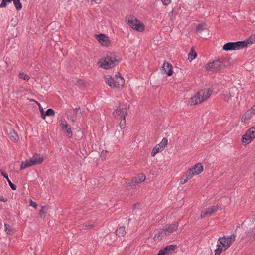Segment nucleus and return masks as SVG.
<instances>
[{"mask_svg":"<svg viewBox=\"0 0 255 255\" xmlns=\"http://www.w3.org/2000/svg\"><path fill=\"white\" fill-rule=\"evenodd\" d=\"M253 43V40L247 39L245 41H239L237 42H229L224 44L222 48L226 51L230 50H238L247 47L248 44H251Z\"/></svg>","mask_w":255,"mask_h":255,"instance_id":"1","label":"nucleus"},{"mask_svg":"<svg viewBox=\"0 0 255 255\" xmlns=\"http://www.w3.org/2000/svg\"><path fill=\"white\" fill-rule=\"evenodd\" d=\"M212 93V91L210 89L200 90L197 94L190 99L191 105L198 104L202 102L209 98Z\"/></svg>","mask_w":255,"mask_h":255,"instance_id":"2","label":"nucleus"},{"mask_svg":"<svg viewBox=\"0 0 255 255\" xmlns=\"http://www.w3.org/2000/svg\"><path fill=\"white\" fill-rule=\"evenodd\" d=\"M120 60V58L118 59L116 57L107 56L101 59L98 62V64H99V67L105 69H108L118 65Z\"/></svg>","mask_w":255,"mask_h":255,"instance_id":"3","label":"nucleus"},{"mask_svg":"<svg viewBox=\"0 0 255 255\" xmlns=\"http://www.w3.org/2000/svg\"><path fill=\"white\" fill-rule=\"evenodd\" d=\"M227 61L224 58H221L218 60L208 63L206 68L212 72H217L223 70L226 66Z\"/></svg>","mask_w":255,"mask_h":255,"instance_id":"4","label":"nucleus"},{"mask_svg":"<svg viewBox=\"0 0 255 255\" xmlns=\"http://www.w3.org/2000/svg\"><path fill=\"white\" fill-rule=\"evenodd\" d=\"M129 108V106L128 107L120 106L117 109L114 110L113 112V115L115 118L119 119L126 118V116L128 113V111Z\"/></svg>","mask_w":255,"mask_h":255,"instance_id":"5","label":"nucleus"},{"mask_svg":"<svg viewBox=\"0 0 255 255\" xmlns=\"http://www.w3.org/2000/svg\"><path fill=\"white\" fill-rule=\"evenodd\" d=\"M203 171V166L201 163H197L187 171V178H192L194 176L199 175Z\"/></svg>","mask_w":255,"mask_h":255,"instance_id":"6","label":"nucleus"},{"mask_svg":"<svg viewBox=\"0 0 255 255\" xmlns=\"http://www.w3.org/2000/svg\"><path fill=\"white\" fill-rule=\"evenodd\" d=\"M12 1H13L17 11H19L22 9V5L20 0H2L1 3L0 4V7L5 8L7 6V3H11Z\"/></svg>","mask_w":255,"mask_h":255,"instance_id":"7","label":"nucleus"},{"mask_svg":"<svg viewBox=\"0 0 255 255\" xmlns=\"http://www.w3.org/2000/svg\"><path fill=\"white\" fill-rule=\"evenodd\" d=\"M172 69L173 67L172 65L168 62L165 61L162 66L161 71L163 73L166 74L168 76H170L173 74Z\"/></svg>","mask_w":255,"mask_h":255,"instance_id":"8","label":"nucleus"},{"mask_svg":"<svg viewBox=\"0 0 255 255\" xmlns=\"http://www.w3.org/2000/svg\"><path fill=\"white\" fill-rule=\"evenodd\" d=\"M97 40L103 46H108L110 43L109 37L104 34L96 35Z\"/></svg>","mask_w":255,"mask_h":255,"instance_id":"9","label":"nucleus"},{"mask_svg":"<svg viewBox=\"0 0 255 255\" xmlns=\"http://www.w3.org/2000/svg\"><path fill=\"white\" fill-rule=\"evenodd\" d=\"M116 88L122 87L125 84V80L124 78L119 73L115 75V77L113 78Z\"/></svg>","mask_w":255,"mask_h":255,"instance_id":"10","label":"nucleus"},{"mask_svg":"<svg viewBox=\"0 0 255 255\" xmlns=\"http://www.w3.org/2000/svg\"><path fill=\"white\" fill-rule=\"evenodd\" d=\"M178 227V223L174 222L173 223L167 225L164 227L167 235H169L174 231H176Z\"/></svg>","mask_w":255,"mask_h":255,"instance_id":"11","label":"nucleus"},{"mask_svg":"<svg viewBox=\"0 0 255 255\" xmlns=\"http://www.w3.org/2000/svg\"><path fill=\"white\" fill-rule=\"evenodd\" d=\"M218 210L219 207L218 206H212L211 207H209L207 208L206 211L201 212L200 215L201 218H202L206 216H210L212 214L217 211Z\"/></svg>","mask_w":255,"mask_h":255,"instance_id":"12","label":"nucleus"},{"mask_svg":"<svg viewBox=\"0 0 255 255\" xmlns=\"http://www.w3.org/2000/svg\"><path fill=\"white\" fill-rule=\"evenodd\" d=\"M43 159L44 158L43 156H41L40 155L36 154L30 159V160H31L32 164L34 165L41 164L43 161Z\"/></svg>","mask_w":255,"mask_h":255,"instance_id":"13","label":"nucleus"},{"mask_svg":"<svg viewBox=\"0 0 255 255\" xmlns=\"http://www.w3.org/2000/svg\"><path fill=\"white\" fill-rule=\"evenodd\" d=\"M236 236L235 235H231L230 236H227L226 238L225 237V240L226 242V245H223L224 246V250H226L235 241Z\"/></svg>","mask_w":255,"mask_h":255,"instance_id":"14","label":"nucleus"},{"mask_svg":"<svg viewBox=\"0 0 255 255\" xmlns=\"http://www.w3.org/2000/svg\"><path fill=\"white\" fill-rule=\"evenodd\" d=\"M126 21L130 27H133V26L136 24V22H138V20L133 15L127 16L126 17Z\"/></svg>","mask_w":255,"mask_h":255,"instance_id":"15","label":"nucleus"},{"mask_svg":"<svg viewBox=\"0 0 255 255\" xmlns=\"http://www.w3.org/2000/svg\"><path fill=\"white\" fill-rule=\"evenodd\" d=\"M139 180H138L137 177L132 178V180L129 182L127 185V189L129 190L130 189L134 188L136 186V184L141 183L139 182Z\"/></svg>","mask_w":255,"mask_h":255,"instance_id":"16","label":"nucleus"},{"mask_svg":"<svg viewBox=\"0 0 255 255\" xmlns=\"http://www.w3.org/2000/svg\"><path fill=\"white\" fill-rule=\"evenodd\" d=\"M164 228L160 229L154 236L155 240H160L164 236L167 235Z\"/></svg>","mask_w":255,"mask_h":255,"instance_id":"17","label":"nucleus"},{"mask_svg":"<svg viewBox=\"0 0 255 255\" xmlns=\"http://www.w3.org/2000/svg\"><path fill=\"white\" fill-rule=\"evenodd\" d=\"M246 241H253L255 239V228L250 229L246 233Z\"/></svg>","mask_w":255,"mask_h":255,"instance_id":"18","label":"nucleus"},{"mask_svg":"<svg viewBox=\"0 0 255 255\" xmlns=\"http://www.w3.org/2000/svg\"><path fill=\"white\" fill-rule=\"evenodd\" d=\"M131 28L137 31L142 32L144 30L145 27L144 24L141 21L138 20V22H136V24Z\"/></svg>","mask_w":255,"mask_h":255,"instance_id":"19","label":"nucleus"},{"mask_svg":"<svg viewBox=\"0 0 255 255\" xmlns=\"http://www.w3.org/2000/svg\"><path fill=\"white\" fill-rule=\"evenodd\" d=\"M177 248L176 245H170L166 246L163 250L165 252L167 255H170L172 252Z\"/></svg>","mask_w":255,"mask_h":255,"instance_id":"20","label":"nucleus"},{"mask_svg":"<svg viewBox=\"0 0 255 255\" xmlns=\"http://www.w3.org/2000/svg\"><path fill=\"white\" fill-rule=\"evenodd\" d=\"M180 7L177 6L173 8L172 10L169 13V17L171 20L175 18V16L178 13Z\"/></svg>","mask_w":255,"mask_h":255,"instance_id":"21","label":"nucleus"},{"mask_svg":"<svg viewBox=\"0 0 255 255\" xmlns=\"http://www.w3.org/2000/svg\"><path fill=\"white\" fill-rule=\"evenodd\" d=\"M9 137L12 141L17 142L19 140L17 133L13 130H11L9 133Z\"/></svg>","mask_w":255,"mask_h":255,"instance_id":"22","label":"nucleus"},{"mask_svg":"<svg viewBox=\"0 0 255 255\" xmlns=\"http://www.w3.org/2000/svg\"><path fill=\"white\" fill-rule=\"evenodd\" d=\"M1 175L3 176L4 178H5L7 180L9 184V185L10 186L11 189L13 190H15L16 189L17 187L15 184L11 182V181L8 178L7 174L5 173L4 171H2Z\"/></svg>","mask_w":255,"mask_h":255,"instance_id":"23","label":"nucleus"},{"mask_svg":"<svg viewBox=\"0 0 255 255\" xmlns=\"http://www.w3.org/2000/svg\"><path fill=\"white\" fill-rule=\"evenodd\" d=\"M116 233L119 237H124L126 233L125 227L124 226L120 227L116 230Z\"/></svg>","mask_w":255,"mask_h":255,"instance_id":"24","label":"nucleus"},{"mask_svg":"<svg viewBox=\"0 0 255 255\" xmlns=\"http://www.w3.org/2000/svg\"><path fill=\"white\" fill-rule=\"evenodd\" d=\"M253 114L249 110L247 111L242 116L241 119L242 122L246 123L247 120L250 119Z\"/></svg>","mask_w":255,"mask_h":255,"instance_id":"25","label":"nucleus"},{"mask_svg":"<svg viewBox=\"0 0 255 255\" xmlns=\"http://www.w3.org/2000/svg\"><path fill=\"white\" fill-rule=\"evenodd\" d=\"M252 140H253L252 137H251V136H250L246 132L243 135L242 138L243 143L245 145L249 144Z\"/></svg>","mask_w":255,"mask_h":255,"instance_id":"26","label":"nucleus"},{"mask_svg":"<svg viewBox=\"0 0 255 255\" xmlns=\"http://www.w3.org/2000/svg\"><path fill=\"white\" fill-rule=\"evenodd\" d=\"M32 162H31V160H26L25 161H22L21 165H20V169L23 170L27 167L32 166Z\"/></svg>","mask_w":255,"mask_h":255,"instance_id":"27","label":"nucleus"},{"mask_svg":"<svg viewBox=\"0 0 255 255\" xmlns=\"http://www.w3.org/2000/svg\"><path fill=\"white\" fill-rule=\"evenodd\" d=\"M197 57V53L196 51L194 50L193 48L191 49V50L188 54V59L190 61H192L194 59H195Z\"/></svg>","mask_w":255,"mask_h":255,"instance_id":"28","label":"nucleus"},{"mask_svg":"<svg viewBox=\"0 0 255 255\" xmlns=\"http://www.w3.org/2000/svg\"><path fill=\"white\" fill-rule=\"evenodd\" d=\"M105 82L111 87L116 88L114 78H112L111 77H106Z\"/></svg>","mask_w":255,"mask_h":255,"instance_id":"29","label":"nucleus"},{"mask_svg":"<svg viewBox=\"0 0 255 255\" xmlns=\"http://www.w3.org/2000/svg\"><path fill=\"white\" fill-rule=\"evenodd\" d=\"M246 132L253 139L255 137V127H252Z\"/></svg>","mask_w":255,"mask_h":255,"instance_id":"30","label":"nucleus"},{"mask_svg":"<svg viewBox=\"0 0 255 255\" xmlns=\"http://www.w3.org/2000/svg\"><path fill=\"white\" fill-rule=\"evenodd\" d=\"M167 139L166 138H163L160 143L157 145L160 147V149H162L163 150L164 148L167 145Z\"/></svg>","mask_w":255,"mask_h":255,"instance_id":"31","label":"nucleus"},{"mask_svg":"<svg viewBox=\"0 0 255 255\" xmlns=\"http://www.w3.org/2000/svg\"><path fill=\"white\" fill-rule=\"evenodd\" d=\"M161 150H162V149H160V147L157 144L156 145H155L153 147V149L152 150L151 156H154L157 153H159Z\"/></svg>","mask_w":255,"mask_h":255,"instance_id":"32","label":"nucleus"},{"mask_svg":"<svg viewBox=\"0 0 255 255\" xmlns=\"http://www.w3.org/2000/svg\"><path fill=\"white\" fill-rule=\"evenodd\" d=\"M218 245H220L222 247L224 248V246L223 245H226V242L225 240V236H223L222 237H220L218 239V242H217Z\"/></svg>","mask_w":255,"mask_h":255,"instance_id":"33","label":"nucleus"},{"mask_svg":"<svg viewBox=\"0 0 255 255\" xmlns=\"http://www.w3.org/2000/svg\"><path fill=\"white\" fill-rule=\"evenodd\" d=\"M217 248L215 250V255H220L222 252L224 250V248L222 247L220 245H217Z\"/></svg>","mask_w":255,"mask_h":255,"instance_id":"34","label":"nucleus"},{"mask_svg":"<svg viewBox=\"0 0 255 255\" xmlns=\"http://www.w3.org/2000/svg\"><path fill=\"white\" fill-rule=\"evenodd\" d=\"M18 77L25 81H28L30 79L29 76L24 73H20L18 75Z\"/></svg>","mask_w":255,"mask_h":255,"instance_id":"35","label":"nucleus"},{"mask_svg":"<svg viewBox=\"0 0 255 255\" xmlns=\"http://www.w3.org/2000/svg\"><path fill=\"white\" fill-rule=\"evenodd\" d=\"M47 208L45 206H42L41 209L39 211V215L41 217L44 218L46 215Z\"/></svg>","mask_w":255,"mask_h":255,"instance_id":"36","label":"nucleus"},{"mask_svg":"<svg viewBox=\"0 0 255 255\" xmlns=\"http://www.w3.org/2000/svg\"><path fill=\"white\" fill-rule=\"evenodd\" d=\"M60 125H61L62 130H65L66 129H67L68 128V126L67 125V123L65 120H61Z\"/></svg>","mask_w":255,"mask_h":255,"instance_id":"37","label":"nucleus"},{"mask_svg":"<svg viewBox=\"0 0 255 255\" xmlns=\"http://www.w3.org/2000/svg\"><path fill=\"white\" fill-rule=\"evenodd\" d=\"M221 95L222 99H223L224 101L226 102H228L229 100L231 99V97L232 96L230 94H221Z\"/></svg>","mask_w":255,"mask_h":255,"instance_id":"38","label":"nucleus"},{"mask_svg":"<svg viewBox=\"0 0 255 255\" xmlns=\"http://www.w3.org/2000/svg\"><path fill=\"white\" fill-rule=\"evenodd\" d=\"M206 25L205 24H199L196 27V31L200 32L202 31L205 28Z\"/></svg>","mask_w":255,"mask_h":255,"instance_id":"39","label":"nucleus"},{"mask_svg":"<svg viewBox=\"0 0 255 255\" xmlns=\"http://www.w3.org/2000/svg\"><path fill=\"white\" fill-rule=\"evenodd\" d=\"M45 112L47 116H54L55 115V111L52 109L49 108Z\"/></svg>","mask_w":255,"mask_h":255,"instance_id":"40","label":"nucleus"},{"mask_svg":"<svg viewBox=\"0 0 255 255\" xmlns=\"http://www.w3.org/2000/svg\"><path fill=\"white\" fill-rule=\"evenodd\" d=\"M5 231L8 234H11L12 233V230L11 229L10 226L6 223L4 224Z\"/></svg>","mask_w":255,"mask_h":255,"instance_id":"41","label":"nucleus"},{"mask_svg":"<svg viewBox=\"0 0 255 255\" xmlns=\"http://www.w3.org/2000/svg\"><path fill=\"white\" fill-rule=\"evenodd\" d=\"M137 177L138 178V180H139V182H141L144 181L146 179V177L143 174H139Z\"/></svg>","mask_w":255,"mask_h":255,"instance_id":"42","label":"nucleus"},{"mask_svg":"<svg viewBox=\"0 0 255 255\" xmlns=\"http://www.w3.org/2000/svg\"><path fill=\"white\" fill-rule=\"evenodd\" d=\"M126 118L121 119V121L119 124L120 127L121 129H123L125 127Z\"/></svg>","mask_w":255,"mask_h":255,"instance_id":"43","label":"nucleus"},{"mask_svg":"<svg viewBox=\"0 0 255 255\" xmlns=\"http://www.w3.org/2000/svg\"><path fill=\"white\" fill-rule=\"evenodd\" d=\"M188 176H187V172H186V174H185V178H184V177H183L182 179H181V181H180V183L181 184H185V183L187 182V181L189 180V179H190L191 178H187Z\"/></svg>","mask_w":255,"mask_h":255,"instance_id":"44","label":"nucleus"},{"mask_svg":"<svg viewBox=\"0 0 255 255\" xmlns=\"http://www.w3.org/2000/svg\"><path fill=\"white\" fill-rule=\"evenodd\" d=\"M29 206L33 207L35 209H36L37 207V204L36 203L33 202L32 199L29 200Z\"/></svg>","mask_w":255,"mask_h":255,"instance_id":"45","label":"nucleus"},{"mask_svg":"<svg viewBox=\"0 0 255 255\" xmlns=\"http://www.w3.org/2000/svg\"><path fill=\"white\" fill-rule=\"evenodd\" d=\"M107 153V151L106 150H102L101 153V157L103 160H105L106 156V154Z\"/></svg>","mask_w":255,"mask_h":255,"instance_id":"46","label":"nucleus"},{"mask_svg":"<svg viewBox=\"0 0 255 255\" xmlns=\"http://www.w3.org/2000/svg\"><path fill=\"white\" fill-rule=\"evenodd\" d=\"M65 131L67 132V133H68V134L69 136V138H71L72 136V131H71V129L70 128H68L67 129L65 130Z\"/></svg>","mask_w":255,"mask_h":255,"instance_id":"47","label":"nucleus"},{"mask_svg":"<svg viewBox=\"0 0 255 255\" xmlns=\"http://www.w3.org/2000/svg\"><path fill=\"white\" fill-rule=\"evenodd\" d=\"M164 5H168L171 3L170 0H161Z\"/></svg>","mask_w":255,"mask_h":255,"instance_id":"48","label":"nucleus"},{"mask_svg":"<svg viewBox=\"0 0 255 255\" xmlns=\"http://www.w3.org/2000/svg\"><path fill=\"white\" fill-rule=\"evenodd\" d=\"M76 115L81 114V111L80 108H76L74 109Z\"/></svg>","mask_w":255,"mask_h":255,"instance_id":"49","label":"nucleus"},{"mask_svg":"<svg viewBox=\"0 0 255 255\" xmlns=\"http://www.w3.org/2000/svg\"><path fill=\"white\" fill-rule=\"evenodd\" d=\"M83 226L85 229H91L93 227V225L89 224H85Z\"/></svg>","mask_w":255,"mask_h":255,"instance_id":"50","label":"nucleus"},{"mask_svg":"<svg viewBox=\"0 0 255 255\" xmlns=\"http://www.w3.org/2000/svg\"><path fill=\"white\" fill-rule=\"evenodd\" d=\"M157 255H167L165 252L162 249L159 251Z\"/></svg>","mask_w":255,"mask_h":255,"instance_id":"51","label":"nucleus"},{"mask_svg":"<svg viewBox=\"0 0 255 255\" xmlns=\"http://www.w3.org/2000/svg\"><path fill=\"white\" fill-rule=\"evenodd\" d=\"M254 115L255 114V105H254L250 110H249Z\"/></svg>","mask_w":255,"mask_h":255,"instance_id":"52","label":"nucleus"},{"mask_svg":"<svg viewBox=\"0 0 255 255\" xmlns=\"http://www.w3.org/2000/svg\"><path fill=\"white\" fill-rule=\"evenodd\" d=\"M39 109H40V114L45 113V111H44L43 109L42 108L40 104H38Z\"/></svg>","mask_w":255,"mask_h":255,"instance_id":"53","label":"nucleus"},{"mask_svg":"<svg viewBox=\"0 0 255 255\" xmlns=\"http://www.w3.org/2000/svg\"><path fill=\"white\" fill-rule=\"evenodd\" d=\"M0 201L2 202H6L7 201V198H4L3 196L0 197Z\"/></svg>","mask_w":255,"mask_h":255,"instance_id":"54","label":"nucleus"},{"mask_svg":"<svg viewBox=\"0 0 255 255\" xmlns=\"http://www.w3.org/2000/svg\"><path fill=\"white\" fill-rule=\"evenodd\" d=\"M77 83H75V84H78V85H82L83 84V81L81 80H79L77 81Z\"/></svg>","mask_w":255,"mask_h":255,"instance_id":"55","label":"nucleus"},{"mask_svg":"<svg viewBox=\"0 0 255 255\" xmlns=\"http://www.w3.org/2000/svg\"><path fill=\"white\" fill-rule=\"evenodd\" d=\"M46 112L45 113H41V117L42 119H45V117L46 116Z\"/></svg>","mask_w":255,"mask_h":255,"instance_id":"56","label":"nucleus"},{"mask_svg":"<svg viewBox=\"0 0 255 255\" xmlns=\"http://www.w3.org/2000/svg\"><path fill=\"white\" fill-rule=\"evenodd\" d=\"M130 221H131V219H130V218H129V219H128V223H129Z\"/></svg>","mask_w":255,"mask_h":255,"instance_id":"57","label":"nucleus"},{"mask_svg":"<svg viewBox=\"0 0 255 255\" xmlns=\"http://www.w3.org/2000/svg\"><path fill=\"white\" fill-rule=\"evenodd\" d=\"M137 205V204H135V205H134V209L135 208V207H136V206Z\"/></svg>","mask_w":255,"mask_h":255,"instance_id":"58","label":"nucleus"},{"mask_svg":"<svg viewBox=\"0 0 255 255\" xmlns=\"http://www.w3.org/2000/svg\"><path fill=\"white\" fill-rule=\"evenodd\" d=\"M253 220H254V221H255V218H254V219H253Z\"/></svg>","mask_w":255,"mask_h":255,"instance_id":"59","label":"nucleus"}]
</instances>
